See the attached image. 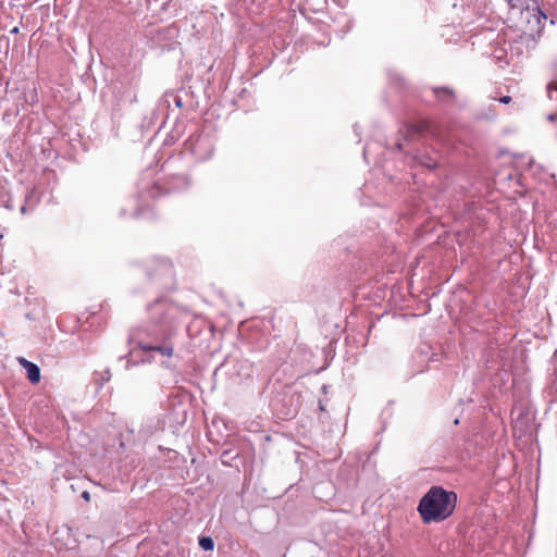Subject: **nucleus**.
<instances>
[{
  "label": "nucleus",
  "mask_w": 557,
  "mask_h": 557,
  "mask_svg": "<svg viewBox=\"0 0 557 557\" xmlns=\"http://www.w3.org/2000/svg\"><path fill=\"white\" fill-rule=\"evenodd\" d=\"M456 495L447 493L441 487H433L421 499L419 512L425 522L447 518L454 510Z\"/></svg>",
  "instance_id": "1"
},
{
  "label": "nucleus",
  "mask_w": 557,
  "mask_h": 557,
  "mask_svg": "<svg viewBox=\"0 0 557 557\" xmlns=\"http://www.w3.org/2000/svg\"><path fill=\"white\" fill-rule=\"evenodd\" d=\"M18 363L27 371V377L33 384H37L40 381V370L39 368L26 360L23 357L17 358Z\"/></svg>",
  "instance_id": "2"
},
{
  "label": "nucleus",
  "mask_w": 557,
  "mask_h": 557,
  "mask_svg": "<svg viewBox=\"0 0 557 557\" xmlns=\"http://www.w3.org/2000/svg\"><path fill=\"white\" fill-rule=\"evenodd\" d=\"M502 103L508 104L511 101V98L509 96H504L499 99Z\"/></svg>",
  "instance_id": "5"
},
{
  "label": "nucleus",
  "mask_w": 557,
  "mask_h": 557,
  "mask_svg": "<svg viewBox=\"0 0 557 557\" xmlns=\"http://www.w3.org/2000/svg\"><path fill=\"white\" fill-rule=\"evenodd\" d=\"M199 545L205 550H212L214 547L213 540L209 536H202L199 540Z\"/></svg>",
  "instance_id": "4"
},
{
  "label": "nucleus",
  "mask_w": 557,
  "mask_h": 557,
  "mask_svg": "<svg viewBox=\"0 0 557 557\" xmlns=\"http://www.w3.org/2000/svg\"><path fill=\"white\" fill-rule=\"evenodd\" d=\"M549 121H556L557 122V112L555 114H550L548 116Z\"/></svg>",
  "instance_id": "7"
},
{
  "label": "nucleus",
  "mask_w": 557,
  "mask_h": 557,
  "mask_svg": "<svg viewBox=\"0 0 557 557\" xmlns=\"http://www.w3.org/2000/svg\"><path fill=\"white\" fill-rule=\"evenodd\" d=\"M82 497L86 500V502H89L90 500V494L89 492L85 491L82 493Z\"/></svg>",
  "instance_id": "6"
},
{
  "label": "nucleus",
  "mask_w": 557,
  "mask_h": 557,
  "mask_svg": "<svg viewBox=\"0 0 557 557\" xmlns=\"http://www.w3.org/2000/svg\"><path fill=\"white\" fill-rule=\"evenodd\" d=\"M139 347L144 350V351H159L161 352L163 356H166V357H171L172 354H173V349L172 347H161V346H147V345H143V344H139Z\"/></svg>",
  "instance_id": "3"
}]
</instances>
